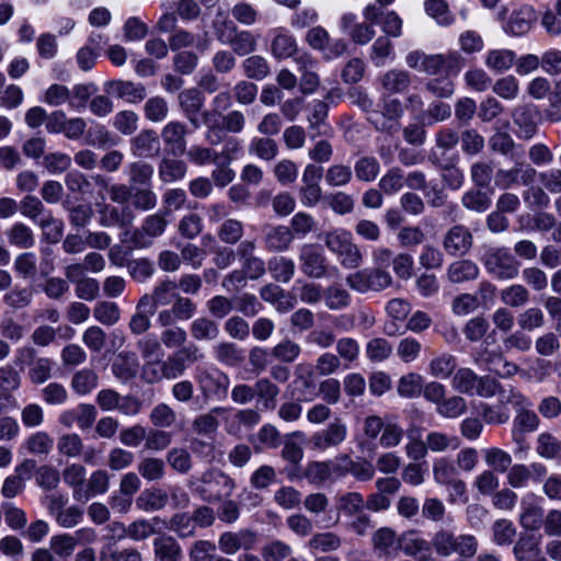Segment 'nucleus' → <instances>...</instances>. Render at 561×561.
<instances>
[{"label":"nucleus","instance_id":"obj_1","mask_svg":"<svg viewBox=\"0 0 561 561\" xmlns=\"http://www.w3.org/2000/svg\"><path fill=\"white\" fill-rule=\"evenodd\" d=\"M194 377L206 400L221 401L227 398L230 378L216 366L197 367Z\"/></svg>","mask_w":561,"mask_h":561},{"label":"nucleus","instance_id":"obj_2","mask_svg":"<svg viewBox=\"0 0 561 561\" xmlns=\"http://www.w3.org/2000/svg\"><path fill=\"white\" fill-rule=\"evenodd\" d=\"M317 389L313 368L309 364L297 365L287 388L290 397L298 402H312L318 398Z\"/></svg>","mask_w":561,"mask_h":561},{"label":"nucleus","instance_id":"obj_3","mask_svg":"<svg viewBox=\"0 0 561 561\" xmlns=\"http://www.w3.org/2000/svg\"><path fill=\"white\" fill-rule=\"evenodd\" d=\"M168 221L161 214H153L145 218L140 228L130 230H124L121 234L122 243L133 242L135 245H146L152 242L153 238L161 236Z\"/></svg>","mask_w":561,"mask_h":561},{"label":"nucleus","instance_id":"obj_4","mask_svg":"<svg viewBox=\"0 0 561 561\" xmlns=\"http://www.w3.org/2000/svg\"><path fill=\"white\" fill-rule=\"evenodd\" d=\"M474 396L486 399L497 396L499 402L503 404L527 403L519 390L512 386L506 389L500 381L489 375L479 377Z\"/></svg>","mask_w":561,"mask_h":561},{"label":"nucleus","instance_id":"obj_5","mask_svg":"<svg viewBox=\"0 0 561 561\" xmlns=\"http://www.w3.org/2000/svg\"><path fill=\"white\" fill-rule=\"evenodd\" d=\"M347 436V426L344 422L336 419L325 428L318 431L310 437L309 444L311 449L324 451L329 448L337 447Z\"/></svg>","mask_w":561,"mask_h":561},{"label":"nucleus","instance_id":"obj_6","mask_svg":"<svg viewBox=\"0 0 561 561\" xmlns=\"http://www.w3.org/2000/svg\"><path fill=\"white\" fill-rule=\"evenodd\" d=\"M179 107L194 129L202 127L199 113L205 106V95L197 88L185 89L179 93Z\"/></svg>","mask_w":561,"mask_h":561},{"label":"nucleus","instance_id":"obj_7","mask_svg":"<svg viewBox=\"0 0 561 561\" xmlns=\"http://www.w3.org/2000/svg\"><path fill=\"white\" fill-rule=\"evenodd\" d=\"M104 92L129 104H138L147 96V89L142 83L121 79L106 81Z\"/></svg>","mask_w":561,"mask_h":561},{"label":"nucleus","instance_id":"obj_8","mask_svg":"<svg viewBox=\"0 0 561 561\" xmlns=\"http://www.w3.org/2000/svg\"><path fill=\"white\" fill-rule=\"evenodd\" d=\"M485 266L488 271L497 278H513L518 273V264L516 260L507 254L504 248H496L485 257Z\"/></svg>","mask_w":561,"mask_h":561},{"label":"nucleus","instance_id":"obj_9","mask_svg":"<svg viewBox=\"0 0 561 561\" xmlns=\"http://www.w3.org/2000/svg\"><path fill=\"white\" fill-rule=\"evenodd\" d=\"M516 135L519 139L530 140L538 130V111L534 105H519L512 113Z\"/></svg>","mask_w":561,"mask_h":561},{"label":"nucleus","instance_id":"obj_10","mask_svg":"<svg viewBox=\"0 0 561 561\" xmlns=\"http://www.w3.org/2000/svg\"><path fill=\"white\" fill-rule=\"evenodd\" d=\"M187 133L186 124L180 121H171L162 127L160 135L165 148L173 156H182L187 148Z\"/></svg>","mask_w":561,"mask_h":561},{"label":"nucleus","instance_id":"obj_11","mask_svg":"<svg viewBox=\"0 0 561 561\" xmlns=\"http://www.w3.org/2000/svg\"><path fill=\"white\" fill-rule=\"evenodd\" d=\"M543 518L540 499L534 493L525 494L520 500V526L526 530H537L543 524Z\"/></svg>","mask_w":561,"mask_h":561},{"label":"nucleus","instance_id":"obj_12","mask_svg":"<svg viewBox=\"0 0 561 561\" xmlns=\"http://www.w3.org/2000/svg\"><path fill=\"white\" fill-rule=\"evenodd\" d=\"M201 481L205 486L199 489V492L206 493L209 491L210 494L205 496L208 500L211 497L219 499L221 496H228L234 489L233 480L219 470L211 469L205 471L201 477Z\"/></svg>","mask_w":561,"mask_h":561},{"label":"nucleus","instance_id":"obj_13","mask_svg":"<svg viewBox=\"0 0 561 561\" xmlns=\"http://www.w3.org/2000/svg\"><path fill=\"white\" fill-rule=\"evenodd\" d=\"M162 522L158 517L151 519L139 518L128 526H125L122 523H113L112 528L113 530H121L118 539L128 537L135 541H140L156 534L159 530V525Z\"/></svg>","mask_w":561,"mask_h":561},{"label":"nucleus","instance_id":"obj_14","mask_svg":"<svg viewBox=\"0 0 561 561\" xmlns=\"http://www.w3.org/2000/svg\"><path fill=\"white\" fill-rule=\"evenodd\" d=\"M222 25L232 33L231 39L228 41V45L231 47V51L238 56H247L256 50L257 38L248 30H238L237 25L231 20H224Z\"/></svg>","mask_w":561,"mask_h":561},{"label":"nucleus","instance_id":"obj_15","mask_svg":"<svg viewBox=\"0 0 561 561\" xmlns=\"http://www.w3.org/2000/svg\"><path fill=\"white\" fill-rule=\"evenodd\" d=\"M256 542V536L253 531L241 529L237 533H222L218 540V548L225 554H236L239 550H250Z\"/></svg>","mask_w":561,"mask_h":561},{"label":"nucleus","instance_id":"obj_16","mask_svg":"<svg viewBox=\"0 0 561 561\" xmlns=\"http://www.w3.org/2000/svg\"><path fill=\"white\" fill-rule=\"evenodd\" d=\"M474 362L484 365L485 368L501 378H510L517 374L518 366L507 360L501 353L493 351H483L478 354Z\"/></svg>","mask_w":561,"mask_h":561},{"label":"nucleus","instance_id":"obj_17","mask_svg":"<svg viewBox=\"0 0 561 561\" xmlns=\"http://www.w3.org/2000/svg\"><path fill=\"white\" fill-rule=\"evenodd\" d=\"M230 408L215 407L207 413L201 414L193 421V431L198 435L211 436L219 427V419L229 422Z\"/></svg>","mask_w":561,"mask_h":561},{"label":"nucleus","instance_id":"obj_18","mask_svg":"<svg viewBox=\"0 0 561 561\" xmlns=\"http://www.w3.org/2000/svg\"><path fill=\"white\" fill-rule=\"evenodd\" d=\"M403 112L400 100L383 98L381 110L383 121L380 123L375 122L373 118H369V121L375 124L377 130L393 134L400 128L399 119L402 117Z\"/></svg>","mask_w":561,"mask_h":561},{"label":"nucleus","instance_id":"obj_19","mask_svg":"<svg viewBox=\"0 0 561 561\" xmlns=\"http://www.w3.org/2000/svg\"><path fill=\"white\" fill-rule=\"evenodd\" d=\"M527 403L512 404L516 410V415L513 421V435L531 433L538 430L540 420L539 416L530 409L533 403L524 394Z\"/></svg>","mask_w":561,"mask_h":561},{"label":"nucleus","instance_id":"obj_20","mask_svg":"<svg viewBox=\"0 0 561 561\" xmlns=\"http://www.w3.org/2000/svg\"><path fill=\"white\" fill-rule=\"evenodd\" d=\"M130 151L135 157L152 158L160 152V140L153 129H142L130 139Z\"/></svg>","mask_w":561,"mask_h":561},{"label":"nucleus","instance_id":"obj_21","mask_svg":"<svg viewBox=\"0 0 561 561\" xmlns=\"http://www.w3.org/2000/svg\"><path fill=\"white\" fill-rule=\"evenodd\" d=\"M334 505L339 516L350 518L365 511V499L359 492H340L334 497Z\"/></svg>","mask_w":561,"mask_h":561},{"label":"nucleus","instance_id":"obj_22","mask_svg":"<svg viewBox=\"0 0 561 561\" xmlns=\"http://www.w3.org/2000/svg\"><path fill=\"white\" fill-rule=\"evenodd\" d=\"M178 285L175 282L170 279L162 280L158 283L151 294H145L140 297V299L150 306V308L156 312L157 308L160 306H168L172 302L174 298L178 297L175 294Z\"/></svg>","mask_w":561,"mask_h":561},{"label":"nucleus","instance_id":"obj_23","mask_svg":"<svg viewBox=\"0 0 561 561\" xmlns=\"http://www.w3.org/2000/svg\"><path fill=\"white\" fill-rule=\"evenodd\" d=\"M175 157H163L158 163V176L164 184L179 182L187 173L186 162Z\"/></svg>","mask_w":561,"mask_h":561},{"label":"nucleus","instance_id":"obj_24","mask_svg":"<svg viewBox=\"0 0 561 561\" xmlns=\"http://www.w3.org/2000/svg\"><path fill=\"white\" fill-rule=\"evenodd\" d=\"M139 362L135 353L122 352L112 364L113 375L121 381H128L136 377Z\"/></svg>","mask_w":561,"mask_h":561},{"label":"nucleus","instance_id":"obj_25","mask_svg":"<svg viewBox=\"0 0 561 561\" xmlns=\"http://www.w3.org/2000/svg\"><path fill=\"white\" fill-rule=\"evenodd\" d=\"M462 64L463 59L457 54L448 56L426 55L422 62L421 71L428 75H436L444 68L456 69V71H459Z\"/></svg>","mask_w":561,"mask_h":561},{"label":"nucleus","instance_id":"obj_26","mask_svg":"<svg viewBox=\"0 0 561 561\" xmlns=\"http://www.w3.org/2000/svg\"><path fill=\"white\" fill-rule=\"evenodd\" d=\"M85 476L87 470L80 463H70L62 470V480L72 489V496L77 501H82L85 496L83 492Z\"/></svg>","mask_w":561,"mask_h":561},{"label":"nucleus","instance_id":"obj_27","mask_svg":"<svg viewBox=\"0 0 561 561\" xmlns=\"http://www.w3.org/2000/svg\"><path fill=\"white\" fill-rule=\"evenodd\" d=\"M153 552L156 561H181L182 548L171 536H161L153 540Z\"/></svg>","mask_w":561,"mask_h":561},{"label":"nucleus","instance_id":"obj_28","mask_svg":"<svg viewBox=\"0 0 561 561\" xmlns=\"http://www.w3.org/2000/svg\"><path fill=\"white\" fill-rule=\"evenodd\" d=\"M297 49V42L288 31L276 30L271 44V53L275 58L287 59L293 57Z\"/></svg>","mask_w":561,"mask_h":561},{"label":"nucleus","instance_id":"obj_29","mask_svg":"<svg viewBox=\"0 0 561 561\" xmlns=\"http://www.w3.org/2000/svg\"><path fill=\"white\" fill-rule=\"evenodd\" d=\"M373 546L379 556H391L399 550L400 537L391 528L382 527L373 535Z\"/></svg>","mask_w":561,"mask_h":561},{"label":"nucleus","instance_id":"obj_30","mask_svg":"<svg viewBox=\"0 0 561 561\" xmlns=\"http://www.w3.org/2000/svg\"><path fill=\"white\" fill-rule=\"evenodd\" d=\"M427 451L443 454L449 450H456L460 446L457 436L449 435L440 431H431L425 436Z\"/></svg>","mask_w":561,"mask_h":561},{"label":"nucleus","instance_id":"obj_31","mask_svg":"<svg viewBox=\"0 0 561 561\" xmlns=\"http://www.w3.org/2000/svg\"><path fill=\"white\" fill-rule=\"evenodd\" d=\"M154 311L141 299L138 300L135 312L130 317L128 328L134 335L145 334L151 328V316Z\"/></svg>","mask_w":561,"mask_h":561},{"label":"nucleus","instance_id":"obj_32","mask_svg":"<svg viewBox=\"0 0 561 561\" xmlns=\"http://www.w3.org/2000/svg\"><path fill=\"white\" fill-rule=\"evenodd\" d=\"M100 224L104 227L119 226L125 228L133 219L128 207L119 209L110 204H103L99 210Z\"/></svg>","mask_w":561,"mask_h":561},{"label":"nucleus","instance_id":"obj_33","mask_svg":"<svg viewBox=\"0 0 561 561\" xmlns=\"http://www.w3.org/2000/svg\"><path fill=\"white\" fill-rule=\"evenodd\" d=\"M296 62L299 65V70L302 72L300 78L299 88L304 94L313 93L319 87V77L312 70L313 61L308 55L297 57Z\"/></svg>","mask_w":561,"mask_h":561},{"label":"nucleus","instance_id":"obj_34","mask_svg":"<svg viewBox=\"0 0 561 561\" xmlns=\"http://www.w3.org/2000/svg\"><path fill=\"white\" fill-rule=\"evenodd\" d=\"M301 260L302 271L308 276L319 278L325 274V260L316 248H304Z\"/></svg>","mask_w":561,"mask_h":561},{"label":"nucleus","instance_id":"obj_35","mask_svg":"<svg viewBox=\"0 0 561 561\" xmlns=\"http://www.w3.org/2000/svg\"><path fill=\"white\" fill-rule=\"evenodd\" d=\"M478 549L479 541L474 535L454 533L451 556L457 554L460 559L468 560L477 554Z\"/></svg>","mask_w":561,"mask_h":561},{"label":"nucleus","instance_id":"obj_36","mask_svg":"<svg viewBox=\"0 0 561 561\" xmlns=\"http://www.w3.org/2000/svg\"><path fill=\"white\" fill-rule=\"evenodd\" d=\"M433 479L437 485L444 486L458 479V470L454 461L447 457H438L433 460Z\"/></svg>","mask_w":561,"mask_h":561},{"label":"nucleus","instance_id":"obj_37","mask_svg":"<svg viewBox=\"0 0 561 561\" xmlns=\"http://www.w3.org/2000/svg\"><path fill=\"white\" fill-rule=\"evenodd\" d=\"M457 366V358L449 353H440L434 356L428 364L431 376L439 379L449 378Z\"/></svg>","mask_w":561,"mask_h":561},{"label":"nucleus","instance_id":"obj_38","mask_svg":"<svg viewBox=\"0 0 561 561\" xmlns=\"http://www.w3.org/2000/svg\"><path fill=\"white\" fill-rule=\"evenodd\" d=\"M380 81L387 92L403 93L410 87L411 77L408 71L391 69L382 75Z\"/></svg>","mask_w":561,"mask_h":561},{"label":"nucleus","instance_id":"obj_39","mask_svg":"<svg viewBox=\"0 0 561 561\" xmlns=\"http://www.w3.org/2000/svg\"><path fill=\"white\" fill-rule=\"evenodd\" d=\"M479 377L471 368H459L453 376L451 387L460 393L474 396Z\"/></svg>","mask_w":561,"mask_h":561},{"label":"nucleus","instance_id":"obj_40","mask_svg":"<svg viewBox=\"0 0 561 561\" xmlns=\"http://www.w3.org/2000/svg\"><path fill=\"white\" fill-rule=\"evenodd\" d=\"M168 503V494L161 489L145 490L136 500V505L144 512H154Z\"/></svg>","mask_w":561,"mask_h":561},{"label":"nucleus","instance_id":"obj_41","mask_svg":"<svg viewBox=\"0 0 561 561\" xmlns=\"http://www.w3.org/2000/svg\"><path fill=\"white\" fill-rule=\"evenodd\" d=\"M100 561H142L140 551L136 548L118 549L112 543L103 546L99 553Z\"/></svg>","mask_w":561,"mask_h":561},{"label":"nucleus","instance_id":"obj_42","mask_svg":"<svg viewBox=\"0 0 561 561\" xmlns=\"http://www.w3.org/2000/svg\"><path fill=\"white\" fill-rule=\"evenodd\" d=\"M190 331H191L192 337L197 341L216 340L220 332L218 324L214 320H211L207 317L196 318L191 323Z\"/></svg>","mask_w":561,"mask_h":561},{"label":"nucleus","instance_id":"obj_43","mask_svg":"<svg viewBox=\"0 0 561 561\" xmlns=\"http://www.w3.org/2000/svg\"><path fill=\"white\" fill-rule=\"evenodd\" d=\"M508 404L500 403L492 405L485 402L479 404V414L486 424L501 425L508 422L511 417Z\"/></svg>","mask_w":561,"mask_h":561},{"label":"nucleus","instance_id":"obj_44","mask_svg":"<svg viewBox=\"0 0 561 561\" xmlns=\"http://www.w3.org/2000/svg\"><path fill=\"white\" fill-rule=\"evenodd\" d=\"M214 357L221 364L234 366L243 359V352L232 342H220L213 346Z\"/></svg>","mask_w":561,"mask_h":561},{"label":"nucleus","instance_id":"obj_45","mask_svg":"<svg viewBox=\"0 0 561 561\" xmlns=\"http://www.w3.org/2000/svg\"><path fill=\"white\" fill-rule=\"evenodd\" d=\"M482 187L471 188L467 191L461 198L465 208L477 213H484L491 206V196Z\"/></svg>","mask_w":561,"mask_h":561},{"label":"nucleus","instance_id":"obj_46","mask_svg":"<svg viewBox=\"0 0 561 561\" xmlns=\"http://www.w3.org/2000/svg\"><path fill=\"white\" fill-rule=\"evenodd\" d=\"M242 69L247 78L261 81L270 73V65L267 60L260 55H252L242 61Z\"/></svg>","mask_w":561,"mask_h":561},{"label":"nucleus","instance_id":"obj_47","mask_svg":"<svg viewBox=\"0 0 561 561\" xmlns=\"http://www.w3.org/2000/svg\"><path fill=\"white\" fill-rule=\"evenodd\" d=\"M516 60V54L510 49H493L485 57V66L496 72L508 70Z\"/></svg>","mask_w":561,"mask_h":561},{"label":"nucleus","instance_id":"obj_48","mask_svg":"<svg viewBox=\"0 0 561 561\" xmlns=\"http://www.w3.org/2000/svg\"><path fill=\"white\" fill-rule=\"evenodd\" d=\"M249 152L262 160L272 161L278 154V146L271 137H254L249 145Z\"/></svg>","mask_w":561,"mask_h":561},{"label":"nucleus","instance_id":"obj_49","mask_svg":"<svg viewBox=\"0 0 561 561\" xmlns=\"http://www.w3.org/2000/svg\"><path fill=\"white\" fill-rule=\"evenodd\" d=\"M43 237L48 243H58L64 234V224L61 220L55 218L50 211L37 220Z\"/></svg>","mask_w":561,"mask_h":561},{"label":"nucleus","instance_id":"obj_50","mask_svg":"<svg viewBox=\"0 0 561 561\" xmlns=\"http://www.w3.org/2000/svg\"><path fill=\"white\" fill-rule=\"evenodd\" d=\"M136 347L144 359V363L151 360L157 357H163V348L159 337L153 333H148L141 336Z\"/></svg>","mask_w":561,"mask_h":561},{"label":"nucleus","instance_id":"obj_51","mask_svg":"<svg viewBox=\"0 0 561 561\" xmlns=\"http://www.w3.org/2000/svg\"><path fill=\"white\" fill-rule=\"evenodd\" d=\"M356 178L363 182H373L380 172V163L373 156L360 157L354 164Z\"/></svg>","mask_w":561,"mask_h":561},{"label":"nucleus","instance_id":"obj_52","mask_svg":"<svg viewBox=\"0 0 561 561\" xmlns=\"http://www.w3.org/2000/svg\"><path fill=\"white\" fill-rule=\"evenodd\" d=\"M55 363L51 358L39 357L31 363L28 378L34 385H42L53 376Z\"/></svg>","mask_w":561,"mask_h":561},{"label":"nucleus","instance_id":"obj_53","mask_svg":"<svg viewBox=\"0 0 561 561\" xmlns=\"http://www.w3.org/2000/svg\"><path fill=\"white\" fill-rule=\"evenodd\" d=\"M110 486V477L105 470H96L91 473L90 478L84 484L83 492L85 496L82 501H88L89 499L104 494Z\"/></svg>","mask_w":561,"mask_h":561},{"label":"nucleus","instance_id":"obj_54","mask_svg":"<svg viewBox=\"0 0 561 561\" xmlns=\"http://www.w3.org/2000/svg\"><path fill=\"white\" fill-rule=\"evenodd\" d=\"M99 377L96 373L89 368L77 371L71 380V387L80 396L90 393L98 387Z\"/></svg>","mask_w":561,"mask_h":561},{"label":"nucleus","instance_id":"obj_55","mask_svg":"<svg viewBox=\"0 0 561 561\" xmlns=\"http://www.w3.org/2000/svg\"><path fill=\"white\" fill-rule=\"evenodd\" d=\"M516 536V527L505 518L497 519L492 525V541L494 545L503 547L513 542Z\"/></svg>","mask_w":561,"mask_h":561},{"label":"nucleus","instance_id":"obj_56","mask_svg":"<svg viewBox=\"0 0 561 561\" xmlns=\"http://www.w3.org/2000/svg\"><path fill=\"white\" fill-rule=\"evenodd\" d=\"M352 178V168L342 163L332 164L324 174L325 183L331 187L346 186L351 183Z\"/></svg>","mask_w":561,"mask_h":561},{"label":"nucleus","instance_id":"obj_57","mask_svg":"<svg viewBox=\"0 0 561 561\" xmlns=\"http://www.w3.org/2000/svg\"><path fill=\"white\" fill-rule=\"evenodd\" d=\"M454 531L448 528H439L430 540L433 551L440 558L451 557Z\"/></svg>","mask_w":561,"mask_h":561},{"label":"nucleus","instance_id":"obj_58","mask_svg":"<svg viewBox=\"0 0 561 561\" xmlns=\"http://www.w3.org/2000/svg\"><path fill=\"white\" fill-rule=\"evenodd\" d=\"M93 317L100 323L111 327L121 319V310L113 301H100L93 308Z\"/></svg>","mask_w":561,"mask_h":561},{"label":"nucleus","instance_id":"obj_59","mask_svg":"<svg viewBox=\"0 0 561 561\" xmlns=\"http://www.w3.org/2000/svg\"><path fill=\"white\" fill-rule=\"evenodd\" d=\"M478 266L468 260L453 263L448 268V278L453 283H462L478 276Z\"/></svg>","mask_w":561,"mask_h":561},{"label":"nucleus","instance_id":"obj_60","mask_svg":"<svg viewBox=\"0 0 561 561\" xmlns=\"http://www.w3.org/2000/svg\"><path fill=\"white\" fill-rule=\"evenodd\" d=\"M139 474L148 481L161 480L165 473L164 461L160 458L146 457L137 466Z\"/></svg>","mask_w":561,"mask_h":561},{"label":"nucleus","instance_id":"obj_61","mask_svg":"<svg viewBox=\"0 0 561 561\" xmlns=\"http://www.w3.org/2000/svg\"><path fill=\"white\" fill-rule=\"evenodd\" d=\"M403 437V427L398 422L387 419V424L378 439V444L385 449L394 448L401 444Z\"/></svg>","mask_w":561,"mask_h":561},{"label":"nucleus","instance_id":"obj_62","mask_svg":"<svg viewBox=\"0 0 561 561\" xmlns=\"http://www.w3.org/2000/svg\"><path fill=\"white\" fill-rule=\"evenodd\" d=\"M391 343L383 337H374L366 344V356L370 362L380 363L390 357L392 354Z\"/></svg>","mask_w":561,"mask_h":561},{"label":"nucleus","instance_id":"obj_63","mask_svg":"<svg viewBox=\"0 0 561 561\" xmlns=\"http://www.w3.org/2000/svg\"><path fill=\"white\" fill-rule=\"evenodd\" d=\"M255 394L262 401L263 408L274 409L276 398L279 394V388L268 378H261L254 385Z\"/></svg>","mask_w":561,"mask_h":561},{"label":"nucleus","instance_id":"obj_64","mask_svg":"<svg viewBox=\"0 0 561 561\" xmlns=\"http://www.w3.org/2000/svg\"><path fill=\"white\" fill-rule=\"evenodd\" d=\"M145 117L152 123H161L169 115L168 102L162 96H152L144 105Z\"/></svg>","mask_w":561,"mask_h":561}]
</instances>
